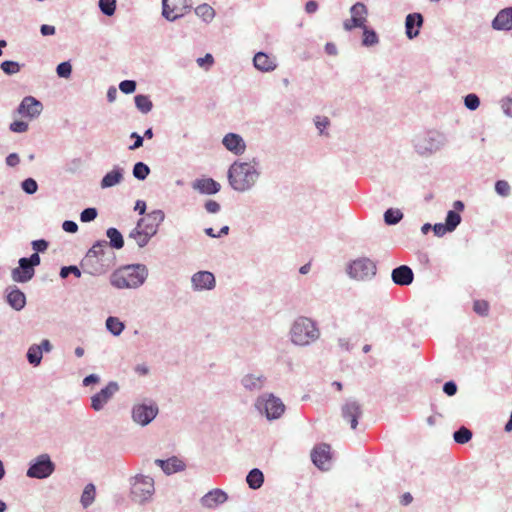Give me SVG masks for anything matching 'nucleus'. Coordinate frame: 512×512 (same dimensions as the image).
I'll list each match as a JSON object with an SVG mask.
<instances>
[{
    "mask_svg": "<svg viewBox=\"0 0 512 512\" xmlns=\"http://www.w3.org/2000/svg\"><path fill=\"white\" fill-rule=\"evenodd\" d=\"M100 11L106 16H112L116 10V0H99Z\"/></svg>",
    "mask_w": 512,
    "mask_h": 512,
    "instance_id": "nucleus-44",
    "label": "nucleus"
},
{
    "mask_svg": "<svg viewBox=\"0 0 512 512\" xmlns=\"http://www.w3.org/2000/svg\"><path fill=\"white\" fill-rule=\"evenodd\" d=\"M461 220L462 218L458 212L454 210H449L446 214L445 224L453 232L461 223Z\"/></svg>",
    "mask_w": 512,
    "mask_h": 512,
    "instance_id": "nucleus-42",
    "label": "nucleus"
},
{
    "mask_svg": "<svg viewBox=\"0 0 512 512\" xmlns=\"http://www.w3.org/2000/svg\"><path fill=\"white\" fill-rule=\"evenodd\" d=\"M96 487L93 483H88L82 492L80 503L84 509L90 507L95 501Z\"/></svg>",
    "mask_w": 512,
    "mask_h": 512,
    "instance_id": "nucleus-33",
    "label": "nucleus"
},
{
    "mask_svg": "<svg viewBox=\"0 0 512 512\" xmlns=\"http://www.w3.org/2000/svg\"><path fill=\"white\" fill-rule=\"evenodd\" d=\"M155 464L159 466L166 475H171L185 469V464L175 456L166 460L156 459Z\"/></svg>",
    "mask_w": 512,
    "mask_h": 512,
    "instance_id": "nucleus-28",
    "label": "nucleus"
},
{
    "mask_svg": "<svg viewBox=\"0 0 512 512\" xmlns=\"http://www.w3.org/2000/svg\"><path fill=\"white\" fill-rule=\"evenodd\" d=\"M146 219H139L130 231L128 238L135 240L139 248L145 247L151 238L157 234L156 224H145Z\"/></svg>",
    "mask_w": 512,
    "mask_h": 512,
    "instance_id": "nucleus-11",
    "label": "nucleus"
},
{
    "mask_svg": "<svg viewBox=\"0 0 512 512\" xmlns=\"http://www.w3.org/2000/svg\"><path fill=\"white\" fill-rule=\"evenodd\" d=\"M56 465L47 453H42L29 462L26 476L31 479L44 480L55 471Z\"/></svg>",
    "mask_w": 512,
    "mask_h": 512,
    "instance_id": "nucleus-8",
    "label": "nucleus"
},
{
    "mask_svg": "<svg viewBox=\"0 0 512 512\" xmlns=\"http://www.w3.org/2000/svg\"><path fill=\"white\" fill-rule=\"evenodd\" d=\"M267 378L263 375L246 374L241 378V385L250 392L260 391L264 388Z\"/></svg>",
    "mask_w": 512,
    "mask_h": 512,
    "instance_id": "nucleus-26",
    "label": "nucleus"
},
{
    "mask_svg": "<svg viewBox=\"0 0 512 512\" xmlns=\"http://www.w3.org/2000/svg\"><path fill=\"white\" fill-rule=\"evenodd\" d=\"M501 108L505 115L512 117V97H506L501 100Z\"/></svg>",
    "mask_w": 512,
    "mask_h": 512,
    "instance_id": "nucleus-59",
    "label": "nucleus"
},
{
    "mask_svg": "<svg viewBox=\"0 0 512 512\" xmlns=\"http://www.w3.org/2000/svg\"><path fill=\"white\" fill-rule=\"evenodd\" d=\"M433 232L437 237H443L446 233L452 232L445 223H436L433 225Z\"/></svg>",
    "mask_w": 512,
    "mask_h": 512,
    "instance_id": "nucleus-57",
    "label": "nucleus"
},
{
    "mask_svg": "<svg viewBox=\"0 0 512 512\" xmlns=\"http://www.w3.org/2000/svg\"><path fill=\"white\" fill-rule=\"evenodd\" d=\"M97 216H98L97 209L94 207H88V208H85L80 213V221L83 223L91 222V221L95 220Z\"/></svg>",
    "mask_w": 512,
    "mask_h": 512,
    "instance_id": "nucleus-50",
    "label": "nucleus"
},
{
    "mask_svg": "<svg viewBox=\"0 0 512 512\" xmlns=\"http://www.w3.org/2000/svg\"><path fill=\"white\" fill-rule=\"evenodd\" d=\"M472 432L468 428L462 426L453 433V439L458 444H466L472 439Z\"/></svg>",
    "mask_w": 512,
    "mask_h": 512,
    "instance_id": "nucleus-41",
    "label": "nucleus"
},
{
    "mask_svg": "<svg viewBox=\"0 0 512 512\" xmlns=\"http://www.w3.org/2000/svg\"><path fill=\"white\" fill-rule=\"evenodd\" d=\"M119 389V384L116 381L108 382L104 388L91 397V408L96 412L101 411Z\"/></svg>",
    "mask_w": 512,
    "mask_h": 512,
    "instance_id": "nucleus-12",
    "label": "nucleus"
},
{
    "mask_svg": "<svg viewBox=\"0 0 512 512\" xmlns=\"http://www.w3.org/2000/svg\"><path fill=\"white\" fill-rule=\"evenodd\" d=\"M21 66L22 65L20 63L12 60L3 61L0 64L1 70L7 75H14L18 73L21 69Z\"/></svg>",
    "mask_w": 512,
    "mask_h": 512,
    "instance_id": "nucleus-43",
    "label": "nucleus"
},
{
    "mask_svg": "<svg viewBox=\"0 0 512 512\" xmlns=\"http://www.w3.org/2000/svg\"><path fill=\"white\" fill-rule=\"evenodd\" d=\"M115 262V253L108 248L106 240H98L87 251L80 262L84 273L99 276L109 271Z\"/></svg>",
    "mask_w": 512,
    "mask_h": 512,
    "instance_id": "nucleus-1",
    "label": "nucleus"
},
{
    "mask_svg": "<svg viewBox=\"0 0 512 512\" xmlns=\"http://www.w3.org/2000/svg\"><path fill=\"white\" fill-rule=\"evenodd\" d=\"M246 482L251 489H259L264 483L263 472L258 468H253L246 476Z\"/></svg>",
    "mask_w": 512,
    "mask_h": 512,
    "instance_id": "nucleus-32",
    "label": "nucleus"
},
{
    "mask_svg": "<svg viewBox=\"0 0 512 512\" xmlns=\"http://www.w3.org/2000/svg\"><path fill=\"white\" fill-rule=\"evenodd\" d=\"M254 67L261 72H271L276 69L275 58L268 56L264 52H258L253 58Z\"/></svg>",
    "mask_w": 512,
    "mask_h": 512,
    "instance_id": "nucleus-27",
    "label": "nucleus"
},
{
    "mask_svg": "<svg viewBox=\"0 0 512 512\" xmlns=\"http://www.w3.org/2000/svg\"><path fill=\"white\" fill-rule=\"evenodd\" d=\"M106 236L109 239V242H107L108 248L119 250L124 247V238L117 228H108L106 230Z\"/></svg>",
    "mask_w": 512,
    "mask_h": 512,
    "instance_id": "nucleus-31",
    "label": "nucleus"
},
{
    "mask_svg": "<svg viewBox=\"0 0 512 512\" xmlns=\"http://www.w3.org/2000/svg\"><path fill=\"white\" fill-rule=\"evenodd\" d=\"M290 340L296 346H308L320 337L317 322L306 316H299L290 328Z\"/></svg>",
    "mask_w": 512,
    "mask_h": 512,
    "instance_id": "nucleus-4",
    "label": "nucleus"
},
{
    "mask_svg": "<svg viewBox=\"0 0 512 512\" xmlns=\"http://www.w3.org/2000/svg\"><path fill=\"white\" fill-rule=\"evenodd\" d=\"M26 357L27 361L31 365L37 367L41 364L43 354L41 353V349H39L38 345L33 344L28 348Z\"/></svg>",
    "mask_w": 512,
    "mask_h": 512,
    "instance_id": "nucleus-37",
    "label": "nucleus"
},
{
    "mask_svg": "<svg viewBox=\"0 0 512 512\" xmlns=\"http://www.w3.org/2000/svg\"><path fill=\"white\" fill-rule=\"evenodd\" d=\"M31 246L35 253H43L48 249L49 242L45 239L33 240Z\"/></svg>",
    "mask_w": 512,
    "mask_h": 512,
    "instance_id": "nucleus-54",
    "label": "nucleus"
},
{
    "mask_svg": "<svg viewBox=\"0 0 512 512\" xmlns=\"http://www.w3.org/2000/svg\"><path fill=\"white\" fill-rule=\"evenodd\" d=\"M35 275V268L29 263L25 257L18 261V267L12 269L11 278L16 283H26Z\"/></svg>",
    "mask_w": 512,
    "mask_h": 512,
    "instance_id": "nucleus-17",
    "label": "nucleus"
},
{
    "mask_svg": "<svg viewBox=\"0 0 512 512\" xmlns=\"http://www.w3.org/2000/svg\"><path fill=\"white\" fill-rule=\"evenodd\" d=\"M100 381V376L97 375V374H90L88 376H86L83 381H82V384L83 386L85 387H88L92 384H96V383H99Z\"/></svg>",
    "mask_w": 512,
    "mask_h": 512,
    "instance_id": "nucleus-63",
    "label": "nucleus"
},
{
    "mask_svg": "<svg viewBox=\"0 0 512 512\" xmlns=\"http://www.w3.org/2000/svg\"><path fill=\"white\" fill-rule=\"evenodd\" d=\"M362 406L355 399H347L341 407L342 418L350 423L351 429L355 430L358 425V419L362 416Z\"/></svg>",
    "mask_w": 512,
    "mask_h": 512,
    "instance_id": "nucleus-13",
    "label": "nucleus"
},
{
    "mask_svg": "<svg viewBox=\"0 0 512 512\" xmlns=\"http://www.w3.org/2000/svg\"><path fill=\"white\" fill-rule=\"evenodd\" d=\"M136 82L134 80H123L119 84V89L124 94H131L136 90Z\"/></svg>",
    "mask_w": 512,
    "mask_h": 512,
    "instance_id": "nucleus-53",
    "label": "nucleus"
},
{
    "mask_svg": "<svg viewBox=\"0 0 512 512\" xmlns=\"http://www.w3.org/2000/svg\"><path fill=\"white\" fill-rule=\"evenodd\" d=\"M43 110L42 103L33 96H26L22 99L17 108V113L22 117L34 119L38 117Z\"/></svg>",
    "mask_w": 512,
    "mask_h": 512,
    "instance_id": "nucleus-15",
    "label": "nucleus"
},
{
    "mask_svg": "<svg viewBox=\"0 0 512 512\" xmlns=\"http://www.w3.org/2000/svg\"><path fill=\"white\" fill-rule=\"evenodd\" d=\"M106 329L113 335L119 336L125 329V324L118 317L109 316L105 322Z\"/></svg>",
    "mask_w": 512,
    "mask_h": 512,
    "instance_id": "nucleus-35",
    "label": "nucleus"
},
{
    "mask_svg": "<svg viewBox=\"0 0 512 512\" xmlns=\"http://www.w3.org/2000/svg\"><path fill=\"white\" fill-rule=\"evenodd\" d=\"M6 164L9 166V167H15L19 164L20 162V158H19V155L17 153H10L6 159Z\"/></svg>",
    "mask_w": 512,
    "mask_h": 512,
    "instance_id": "nucleus-64",
    "label": "nucleus"
},
{
    "mask_svg": "<svg viewBox=\"0 0 512 512\" xmlns=\"http://www.w3.org/2000/svg\"><path fill=\"white\" fill-rule=\"evenodd\" d=\"M447 143L446 135L437 130H429L417 135L413 140L415 151L424 157L441 150Z\"/></svg>",
    "mask_w": 512,
    "mask_h": 512,
    "instance_id": "nucleus-5",
    "label": "nucleus"
},
{
    "mask_svg": "<svg viewBox=\"0 0 512 512\" xmlns=\"http://www.w3.org/2000/svg\"><path fill=\"white\" fill-rule=\"evenodd\" d=\"M192 188L204 195H214L221 189L220 183L212 178H199L193 181Z\"/></svg>",
    "mask_w": 512,
    "mask_h": 512,
    "instance_id": "nucleus-25",
    "label": "nucleus"
},
{
    "mask_svg": "<svg viewBox=\"0 0 512 512\" xmlns=\"http://www.w3.org/2000/svg\"><path fill=\"white\" fill-rule=\"evenodd\" d=\"M473 309L477 314L485 316L488 314L489 305L486 301L477 300L474 302Z\"/></svg>",
    "mask_w": 512,
    "mask_h": 512,
    "instance_id": "nucleus-55",
    "label": "nucleus"
},
{
    "mask_svg": "<svg viewBox=\"0 0 512 512\" xmlns=\"http://www.w3.org/2000/svg\"><path fill=\"white\" fill-rule=\"evenodd\" d=\"M228 499V495L225 491L219 488H215L207 492L201 497L200 503L203 507L208 509H215L219 505L225 503Z\"/></svg>",
    "mask_w": 512,
    "mask_h": 512,
    "instance_id": "nucleus-20",
    "label": "nucleus"
},
{
    "mask_svg": "<svg viewBox=\"0 0 512 512\" xmlns=\"http://www.w3.org/2000/svg\"><path fill=\"white\" fill-rule=\"evenodd\" d=\"M259 161L253 158L250 162L234 161L227 172L231 188L244 193L251 190L260 177Z\"/></svg>",
    "mask_w": 512,
    "mask_h": 512,
    "instance_id": "nucleus-2",
    "label": "nucleus"
},
{
    "mask_svg": "<svg viewBox=\"0 0 512 512\" xmlns=\"http://www.w3.org/2000/svg\"><path fill=\"white\" fill-rule=\"evenodd\" d=\"M62 229L67 233H76L78 231V225L75 221L65 220L62 223Z\"/></svg>",
    "mask_w": 512,
    "mask_h": 512,
    "instance_id": "nucleus-62",
    "label": "nucleus"
},
{
    "mask_svg": "<svg viewBox=\"0 0 512 512\" xmlns=\"http://www.w3.org/2000/svg\"><path fill=\"white\" fill-rule=\"evenodd\" d=\"M361 28L363 29V46L370 47L379 42L378 35L373 29L368 28L366 25H364V27Z\"/></svg>",
    "mask_w": 512,
    "mask_h": 512,
    "instance_id": "nucleus-39",
    "label": "nucleus"
},
{
    "mask_svg": "<svg viewBox=\"0 0 512 512\" xmlns=\"http://www.w3.org/2000/svg\"><path fill=\"white\" fill-rule=\"evenodd\" d=\"M352 26L364 27L366 23L367 7L361 2H357L350 8Z\"/></svg>",
    "mask_w": 512,
    "mask_h": 512,
    "instance_id": "nucleus-30",
    "label": "nucleus"
},
{
    "mask_svg": "<svg viewBox=\"0 0 512 512\" xmlns=\"http://www.w3.org/2000/svg\"><path fill=\"white\" fill-rule=\"evenodd\" d=\"M491 26L497 31L512 30V7L500 10L492 20Z\"/></svg>",
    "mask_w": 512,
    "mask_h": 512,
    "instance_id": "nucleus-24",
    "label": "nucleus"
},
{
    "mask_svg": "<svg viewBox=\"0 0 512 512\" xmlns=\"http://www.w3.org/2000/svg\"><path fill=\"white\" fill-rule=\"evenodd\" d=\"M148 277V268L144 264H128L115 270L110 276V283L117 289H137Z\"/></svg>",
    "mask_w": 512,
    "mask_h": 512,
    "instance_id": "nucleus-3",
    "label": "nucleus"
},
{
    "mask_svg": "<svg viewBox=\"0 0 512 512\" xmlns=\"http://www.w3.org/2000/svg\"><path fill=\"white\" fill-rule=\"evenodd\" d=\"M424 23V18L421 13H410L405 18V34L408 39L416 38L420 33V28Z\"/></svg>",
    "mask_w": 512,
    "mask_h": 512,
    "instance_id": "nucleus-21",
    "label": "nucleus"
},
{
    "mask_svg": "<svg viewBox=\"0 0 512 512\" xmlns=\"http://www.w3.org/2000/svg\"><path fill=\"white\" fill-rule=\"evenodd\" d=\"M255 408L269 421L279 419L286 410V406L283 401L273 393H264L257 397L255 401Z\"/></svg>",
    "mask_w": 512,
    "mask_h": 512,
    "instance_id": "nucleus-7",
    "label": "nucleus"
},
{
    "mask_svg": "<svg viewBox=\"0 0 512 512\" xmlns=\"http://www.w3.org/2000/svg\"><path fill=\"white\" fill-rule=\"evenodd\" d=\"M132 174L137 180L143 181L150 174V168L144 162H137L133 166Z\"/></svg>",
    "mask_w": 512,
    "mask_h": 512,
    "instance_id": "nucleus-40",
    "label": "nucleus"
},
{
    "mask_svg": "<svg viewBox=\"0 0 512 512\" xmlns=\"http://www.w3.org/2000/svg\"><path fill=\"white\" fill-rule=\"evenodd\" d=\"M159 408L157 404L151 400L143 403H136L131 409L132 420L144 427L150 424L158 415Z\"/></svg>",
    "mask_w": 512,
    "mask_h": 512,
    "instance_id": "nucleus-10",
    "label": "nucleus"
},
{
    "mask_svg": "<svg viewBox=\"0 0 512 512\" xmlns=\"http://www.w3.org/2000/svg\"><path fill=\"white\" fill-rule=\"evenodd\" d=\"M206 211L211 214H216L220 211V204L215 200H208L204 205Z\"/></svg>",
    "mask_w": 512,
    "mask_h": 512,
    "instance_id": "nucleus-61",
    "label": "nucleus"
},
{
    "mask_svg": "<svg viewBox=\"0 0 512 512\" xmlns=\"http://www.w3.org/2000/svg\"><path fill=\"white\" fill-rule=\"evenodd\" d=\"M131 499L139 504H145L152 500L155 493L154 479L148 475L137 474L130 477Z\"/></svg>",
    "mask_w": 512,
    "mask_h": 512,
    "instance_id": "nucleus-6",
    "label": "nucleus"
},
{
    "mask_svg": "<svg viewBox=\"0 0 512 512\" xmlns=\"http://www.w3.org/2000/svg\"><path fill=\"white\" fill-rule=\"evenodd\" d=\"M5 299L15 311H21L26 306V295L16 285H10L5 289Z\"/></svg>",
    "mask_w": 512,
    "mask_h": 512,
    "instance_id": "nucleus-18",
    "label": "nucleus"
},
{
    "mask_svg": "<svg viewBox=\"0 0 512 512\" xmlns=\"http://www.w3.org/2000/svg\"><path fill=\"white\" fill-rule=\"evenodd\" d=\"M69 274H73L75 277L79 278L81 276V270L75 265L63 266L60 269L61 278H67Z\"/></svg>",
    "mask_w": 512,
    "mask_h": 512,
    "instance_id": "nucleus-52",
    "label": "nucleus"
},
{
    "mask_svg": "<svg viewBox=\"0 0 512 512\" xmlns=\"http://www.w3.org/2000/svg\"><path fill=\"white\" fill-rule=\"evenodd\" d=\"M136 108L143 114H148L152 108L153 103L148 95L138 94L134 97Z\"/></svg>",
    "mask_w": 512,
    "mask_h": 512,
    "instance_id": "nucleus-36",
    "label": "nucleus"
},
{
    "mask_svg": "<svg viewBox=\"0 0 512 512\" xmlns=\"http://www.w3.org/2000/svg\"><path fill=\"white\" fill-rule=\"evenodd\" d=\"M28 127V123L16 120L10 124L9 129L14 133H24L28 130Z\"/></svg>",
    "mask_w": 512,
    "mask_h": 512,
    "instance_id": "nucleus-56",
    "label": "nucleus"
},
{
    "mask_svg": "<svg viewBox=\"0 0 512 512\" xmlns=\"http://www.w3.org/2000/svg\"><path fill=\"white\" fill-rule=\"evenodd\" d=\"M191 286L194 291L213 290L216 279L210 271H198L191 276Z\"/></svg>",
    "mask_w": 512,
    "mask_h": 512,
    "instance_id": "nucleus-16",
    "label": "nucleus"
},
{
    "mask_svg": "<svg viewBox=\"0 0 512 512\" xmlns=\"http://www.w3.org/2000/svg\"><path fill=\"white\" fill-rule=\"evenodd\" d=\"M21 188L26 194L33 195L38 190V184L35 179L26 178L21 182Z\"/></svg>",
    "mask_w": 512,
    "mask_h": 512,
    "instance_id": "nucleus-46",
    "label": "nucleus"
},
{
    "mask_svg": "<svg viewBox=\"0 0 512 512\" xmlns=\"http://www.w3.org/2000/svg\"><path fill=\"white\" fill-rule=\"evenodd\" d=\"M168 5V14H165L164 6L162 5V16L170 22H174L183 17L192 8L191 0H170Z\"/></svg>",
    "mask_w": 512,
    "mask_h": 512,
    "instance_id": "nucleus-14",
    "label": "nucleus"
},
{
    "mask_svg": "<svg viewBox=\"0 0 512 512\" xmlns=\"http://www.w3.org/2000/svg\"><path fill=\"white\" fill-rule=\"evenodd\" d=\"M56 73L60 78H69L72 74V65L69 61L61 62L56 67Z\"/></svg>",
    "mask_w": 512,
    "mask_h": 512,
    "instance_id": "nucleus-47",
    "label": "nucleus"
},
{
    "mask_svg": "<svg viewBox=\"0 0 512 512\" xmlns=\"http://www.w3.org/2000/svg\"><path fill=\"white\" fill-rule=\"evenodd\" d=\"M130 138L134 139V143L129 146L130 150H136L143 146L144 137L139 135L137 132H132Z\"/></svg>",
    "mask_w": 512,
    "mask_h": 512,
    "instance_id": "nucleus-58",
    "label": "nucleus"
},
{
    "mask_svg": "<svg viewBox=\"0 0 512 512\" xmlns=\"http://www.w3.org/2000/svg\"><path fill=\"white\" fill-rule=\"evenodd\" d=\"M195 14L202 19L206 24L212 22L216 13L215 10L207 3L198 5L194 9Z\"/></svg>",
    "mask_w": 512,
    "mask_h": 512,
    "instance_id": "nucleus-34",
    "label": "nucleus"
},
{
    "mask_svg": "<svg viewBox=\"0 0 512 512\" xmlns=\"http://www.w3.org/2000/svg\"><path fill=\"white\" fill-rule=\"evenodd\" d=\"M495 191L502 197H508L511 193V187L506 180H497L495 183Z\"/></svg>",
    "mask_w": 512,
    "mask_h": 512,
    "instance_id": "nucleus-48",
    "label": "nucleus"
},
{
    "mask_svg": "<svg viewBox=\"0 0 512 512\" xmlns=\"http://www.w3.org/2000/svg\"><path fill=\"white\" fill-rule=\"evenodd\" d=\"M376 271L375 262L367 257H360L351 261L346 269L347 275L357 281L372 279L376 275Z\"/></svg>",
    "mask_w": 512,
    "mask_h": 512,
    "instance_id": "nucleus-9",
    "label": "nucleus"
},
{
    "mask_svg": "<svg viewBox=\"0 0 512 512\" xmlns=\"http://www.w3.org/2000/svg\"><path fill=\"white\" fill-rule=\"evenodd\" d=\"M403 216L400 209L389 208L384 212V222L389 226L396 225L403 219Z\"/></svg>",
    "mask_w": 512,
    "mask_h": 512,
    "instance_id": "nucleus-38",
    "label": "nucleus"
},
{
    "mask_svg": "<svg viewBox=\"0 0 512 512\" xmlns=\"http://www.w3.org/2000/svg\"><path fill=\"white\" fill-rule=\"evenodd\" d=\"M145 219H146L145 224H156V226L158 228L159 225L165 219V213L162 210H160V209L153 210L152 212H150L147 215V217Z\"/></svg>",
    "mask_w": 512,
    "mask_h": 512,
    "instance_id": "nucleus-45",
    "label": "nucleus"
},
{
    "mask_svg": "<svg viewBox=\"0 0 512 512\" xmlns=\"http://www.w3.org/2000/svg\"><path fill=\"white\" fill-rule=\"evenodd\" d=\"M124 169L118 165L114 166L111 171L106 173L101 182L100 186L102 189H107L119 184L123 180Z\"/></svg>",
    "mask_w": 512,
    "mask_h": 512,
    "instance_id": "nucleus-29",
    "label": "nucleus"
},
{
    "mask_svg": "<svg viewBox=\"0 0 512 512\" xmlns=\"http://www.w3.org/2000/svg\"><path fill=\"white\" fill-rule=\"evenodd\" d=\"M311 459L313 464L321 469L328 470L330 464V446L328 444H320L316 446L311 453Z\"/></svg>",
    "mask_w": 512,
    "mask_h": 512,
    "instance_id": "nucleus-19",
    "label": "nucleus"
},
{
    "mask_svg": "<svg viewBox=\"0 0 512 512\" xmlns=\"http://www.w3.org/2000/svg\"><path fill=\"white\" fill-rule=\"evenodd\" d=\"M391 279L398 286H408L414 281V272L408 265H400L392 270Z\"/></svg>",
    "mask_w": 512,
    "mask_h": 512,
    "instance_id": "nucleus-23",
    "label": "nucleus"
},
{
    "mask_svg": "<svg viewBox=\"0 0 512 512\" xmlns=\"http://www.w3.org/2000/svg\"><path fill=\"white\" fill-rule=\"evenodd\" d=\"M314 124L320 135L325 134V129L330 125V120L326 116H316L314 118Z\"/></svg>",
    "mask_w": 512,
    "mask_h": 512,
    "instance_id": "nucleus-51",
    "label": "nucleus"
},
{
    "mask_svg": "<svg viewBox=\"0 0 512 512\" xmlns=\"http://www.w3.org/2000/svg\"><path fill=\"white\" fill-rule=\"evenodd\" d=\"M222 144L224 147L239 156L242 155L246 150V143L242 136L236 133H228L223 137Z\"/></svg>",
    "mask_w": 512,
    "mask_h": 512,
    "instance_id": "nucleus-22",
    "label": "nucleus"
},
{
    "mask_svg": "<svg viewBox=\"0 0 512 512\" xmlns=\"http://www.w3.org/2000/svg\"><path fill=\"white\" fill-rule=\"evenodd\" d=\"M443 392L447 396H454L457 393V385L454 381H447L443 385Z\"/></svg>",
    "mask_w": 512,
    "mask_h": 512,
    "instance_id": "nucleus-60",
    "label": "nucleus"
},
{
    "mask_svg": "<svg viewBox=\"0 0 512 512\" xmlns=\"http://www.w3.org/2000/svg\"><path fill=\"white\" fill-rule=\"evenodd\" d=\"M464 105L467 109L474 111L480 105V98L476 94L470 93L464 97Z\"/></svg>",
    "mask_w": 512,
    "mask_h": 512,
    "instance_id": "nucleus-49",
    "label": "nucleus"
}]
</instances>
